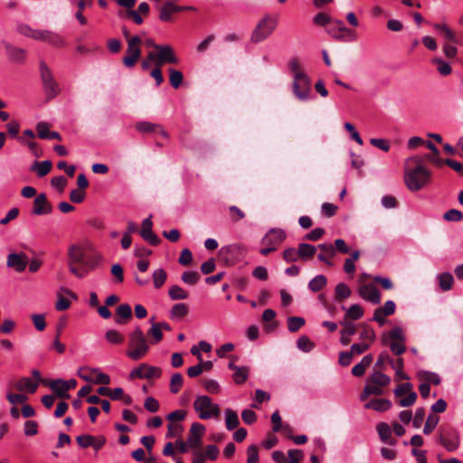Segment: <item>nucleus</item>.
<instances>
[{
  "label": "nucleus",
  "instance_id": "1",
  "mask_svg": "<svg viewBox=\"0 0 463 463\" xmlns=\"http://www.w3.org/2000/svg\"><path fill=\"white\" fill-rule=\"evenodd\" d=\"M67 265L75 277L82 279L94 269L101 260L98 253L87 254L82 247L73 244L68 249Z\"/></svg>",
  "mask_w": 463,
  "mask_h": 463
},
{
  "label": "nucleus",
  "instance_id": "2",
  "mask_svg": "<svg viewBox=\"0 0 463 463\" xmlns=\"http://www.w3.org/2000/svg\"><path fill=\"white\" fill-rule=\"evenodd\" d=\"M431 178V172L423 165L420 156L408 158L404 164V182L408 189L417 192L426 186Z\"/></svg>",
  "mask_w": 463,
  "mask_h": 463
},
{
  "label": "nucleus",
  "instance_id": "3",
  "mask_svg": "<svg viewBox=\"0 0 463 463\" xmlns=\"http://www.w3.org/2000/svg\"><path fill=\"white\" fill-rule=\"evenodd\" d=\"M128 347L127 355L134 361L143 358L149 350V345L146 336L140 327H137L128 335Z\"/></svg>",
  "mask_w": 463,
  "mask_h": 463
},
{
  "label": "nucleus",
  "instance_id": "4",
  "mask_svg": "<svg viewBox=\"0 0 463 463\" xmlns=\"http://www.w3.org/2000/svg\"><path fill=\"white\" fill-rule=\"evenodd\" d=\"M278 22V16L265 15L253 30L250 37L251 42L258 43L266 40L275 31Z\"/></svg>",
  "mask_w": 463,
  "mask_h": 463
},
{
  "label": "nucleus",
  "instance_id": "5",
  "mask_svg": "<svg viewBox=\"0 0 463 463\" xmlns=\"http://www.w3.org/2000/svg\"><path fill=\"white\" fill-rule=\"evenodd\" d=\"M194 409L201 420H208L212 417H218L221 410L218 404L213 403L212 399L206 395L198 396L194 402Z\"/></svg>",
  "mask_w": 463,
  "mask_h": 463
},
{
  "label": "nucleus",
  "instance_id": "6",
  "mask_svg": "<svg viewBox=\"0 0 463 463\" xmlns=\"http://www.w3.org/2000/svg\"><path fill=\"white\" fill-rule=\"evenodd\" d=\"M404 342L405 338L400 327H394L388 334H383L382 336V343L389 345L395 355H401L406 351Z\"/></svg>",
  "mask_w": 463,
  "mask_h": 463
},
{
  "label": "nucleus",
  "instance_id": "7",
  "mask_svg": "<svg viewBox=\"0 0 463 463\" xmlns=\"http://www.w3.org/2000/svg\"><path fill=\"white\" fill-rule=\"evenodd\" d=\"M40 74L47 99H52L60 93L58 82L54 79L51 69L43 61L40 63Z\"/></svg>",
  "mask_w": 463,
  "mask_h": 463
},
{
  "label": "nucleus",
  "instance_id": "8",
  "mask_svg": "<svg viewBox=\"0 0 463 463\" xmlns=\"http://www.w3.org/2000/svg\"><path fill=\"white\" fill-rule=\"evenodd\" d=\"M148 58L155 65L163 66L165 63L177 64L178 58L170 45L156 46V52H149Z\"/></svg>",
  "mask_w": 463,
  "mask_h": 463
},
{
  "label": "nucleus",
  "instance_id": "9",
  "mask_svg": "<svg viewBox=\"0 0 463 463\" xmlns=\"http://www.w3.org/2000/svg\"><path fill=\"white\" fill-rule=\"evenodd\" d=\"M292 91L294 96L300 101H306L310 99L311 92V80L305 75H297L293 78Z\"/></svg>",
  "mask_w": 463,
  "mask_h": 463
},
{
  "label": "nucleus",
  "instance_id": "10",
  "mask_svg": "<svg viewBox=\"0 0 463 463\" xmlns=\"http://www.w3.org/2000/svg\"><path fill=\"white\" fill-rule=\"evenodd\" d=\"M142 39L138 35L133 36L132 39H129V43H128L127 53L122 58V63L127 68H133L141 56V48Z\"/></svg>",
  "mask_w": 463,
  "mask_h": 463
},
{
  "label": "nucleus",
  "instance_id": "11",
  "mask_svg": "<svg viewBox=\"0 0 463 463\" xmlns=\"http://www.w3.org/2000/svg\"><path fill=\"white\" fill-rule=\"evenodd\" d=\"M439 440L440 444L448 451H454L459 446L458 433L451 426H442L439 428Z\"/></svg>",
  "mask_w": 463,
  "mask_h": 463
},
{
  "label": "nucleus",
  "instance_id": "12",
  "mask_svg": "<svg viewBox=\"0 0 463 463\" xmlns=\"http://www.w3.org/2000/svg\"><path fill=\"white\" fill-rule=\"evenodd\" d=\"M393 392L396 397H402L408 394L405 398H402L398 402L401 407H410L413 405L417 400V393L412 392V384L410 383L398 384Z\"/></svg>",
  "mask_w": 463,
  "mask_h": 463
},
{
  "label": "nucleus",
  "instance_id": "13",
  "mask_svg": "<svg viewBox=\"0 0 463 463\" xmlns=\"http://www.w3.org/2000/svg\"><path fill=\"white\" fill-rule=\"evenodd\" d=\"M162 371L158 367L151 366L147 364H140L136 369H134L130 374V379L139 378V379H153L159 378L161 376Z\"/></svg>",
  "mask_w": 463,
  "mask_h": 463
},
{
  "label": "nucleus",
  "instance_id": "14",
  "mask_svg": "<svg viewBox=\"0 0 463 463\" xmlns=\"http://www.w3.org/2000/svg\"><path fill=\"white\" fill-rule=\"evenodd\" d=\"M205 432V427L202 423L194 422L190 428V435L187 439L189 448L198 449L202 446V438Z\"/></svg>",
  "mask_w": 463,
  "mask_h": 463
},
{
  "label": "nucleus",
  "instance_id": "15",
  "mask_svg": "<svg viewBox=\"0 0 463 463\" xmlns=\"http://www.w3.org/2000/svg\"><path fill=\"white\" fill-rule=\"evenodd\" d=\"M326 33L339 42L354 41L356 39L355 33L345 26H330L326 29Z\"/></svg>",
  "mask_w": 463,
  "mask_h": 463
},
{
  "label": "nucleus",
  "instance_id": "16",
  "mask_svg": "<svg viewBox=\"0 0 463 463\" xmlns=\"http://www.w3.org/2000/svg\"><path fill=\"white\" fill-rule=\"evenodd\" d=\"M285 239L286 233L283 230L272 228L262 238L261 245H270L277 250Z\"/></svg>",
  "mask_w": 463,
  "mask_h": 463
},
{
  "label": "nucleus",
  "instance_id": "17",
  "mask_svg": "<svg viewBox=\"0 0 463 463\" xmlns=\"http://www.w3.org/2000/svg\"><path fill=\"white\" fill-rule=\"evenodd\" d=\"M52 205L48 201L45 194H39L33 200L32 213L34 215H45L51 213Z\"/></svg>",
  "mask_w": 463,
  "mask_h": 463
},
{
  "label": "nucleus",
  "instance_id": "18",
  "mask_svg": "<svg viewBox=\"0 0 463 463\" xmlns=\"http://www.w3.org/2000/svg\"><path fill=\"white\" fill-rule=\"evenodd\" d=\"M151 217L152 216L150 215L143 221L140 235L151 245L157 246L161 242V240L152 231L153 222L151 221Z\"/></svg>",
  "mask_w": 463,
  "mask_h": 463
},
{
  "label": "nucleus",
  "instance_id": "19",
  "mask_svg": "<svg viewBox=\"0 0 463 463\" xmlns=\"http://www.w3.org/2000/svg\"><path fill=\"white\" fill-rule=\"evenodd\" d=\"M360 296L372 302L373 304H379L381 302V294L379 289L373 284L362 285L359 288Z\"/></svg>",
  "mask_w": 463,
  "mask_h": 463
},
{
  "label": "nucleus",
  "instance_id": "20",
  "mask_svg": "<svg viewBox=\"0 0 463 463\" xmlns=\"http://www.w3.org/2000/svg\"><path fill=\"white\" fill-rule=\"evenodd\" d=\"M188 9H193V7L179 6L171 1H166L160 8L159 19L164 22H168L171 20L172 14Z\"/></svg>",
  "mask_w": 463,
  "mask_h": 463
},
{
  "label": "nucleus",
  "instance_id": "21",
  "mask_svg": "<svg viewBox=\"0 0 463 463\" xmlns=\"http://www.w3.org/2000/svg\"><path fill=\"white\" fill-rule=\"evenodd\" d=\"M6 264L9 268L14 269L17 272H23L27 266V258L24 253H11L7 257Z\"/></svg>",
  "mask_w": 463,
  "mask_h": 463
},
{
  "label": "nucleus",
  "instance_id": "22",
  "mask_svg": "<svg viewBox=\"0 0 463 463\" xmlns=\"http://www.w3.org/2000/svg\"><path fill=\"white\" fill-rule=\"evenodd\" d=\"M6 53L9 59L14 62L22 63L25 61L26 52L22 48L15 47L8 43L4 42Z\"/></svg>",
  "mask_w": 463,
  "mask_h": 463
},
{
  "label": "nucleus",
  "instance_id": "23",
  "mask_svg": "<svg viewBox=\"0 0 463 463\" xmlns=\"http://www.w3.org/2000/svg\"><path fill=\"white\" fill-rule=\"evenodd\" d=\"M14 388L21 392L34 393L38 389V382H33L29 377H22L14 383Z\"/></svg>",
  "mask_w": 463,
  "mask_h": 463
},
{
  "label": "nucleus",
  "instance_id": "24",
  "mask_svg": "<svg viewBox=\"0 0 463 463\" xmlns=\"http://www.w3.org/2000/svg\"><path fill=\"white\" fill-rule=\"evenodd\" d=\"M136 128L139 132L143 133H152V132H157L164 137H168V134L166 131L157 124L146 122V121H141L137 122L136 125Z\"/></svg>",
  "mask_w": 463,
  "mask_h": 463
},
{
  "label": "nucleus",
  "instance_id": "25",
  "mask_svg": "<svg viewBox=\"0 0 463 463\" xmlns=\"http://www.w3.org/2000/svg\"><path fill=\"white\" fill-rule=\"evenodd\" d=\"M318 249L321 250V253L317 256L318 260L326 263L327 266H333V262L330 259L335 255V249L334 246L329 243H324L319 244Z\"/></svg>",
  "mask_w": 463,
  "mask_h": 463
},
{
  "label": "nucleus",
  "instance_id": "26",
  "mask_svg": "<svg viewBox=\"0 0 463 463\" xmlns=\"http://www.w3.org/2000/svg\"><path fill=\"white\" fill-rule=\"evenodd\" d=\"M52 167V163L50 160L35 161L31 166L30 170L32 172H36L39 177H43L50 173Z\"/></svg>",
  "mask_w": 463,
  "mask_h": 463
},
{
  "label": "nucleus",
  "instance_id": "27",
  "mask_svg": "<svg viewBox=\"0 0 463 463\" xmlns=\"http://www.w3.org/2000/svg\"><path fill=\"white\" fill-rule=\"evenodd\" d=\"M364 407L382 412L388 411L392 407V402L387 399H372Z\"/></svg>",
  "mask_w": 463,
  "mask_h": 463
},
{
  "label": "nucleus",
  "instance_id": "28",
  "mask_svg": "<svg viewBox=\"0 0 463 463\" xmlns=\"http://www.w3.org/2000/svg\"><path fill=\"white\" fill-rule=\"evenodd\" d=\"M132 317L131 307L128 304H121L117 307L115 321L118 324H124Z\"/></svg>",
  "mask_w": 463,
  "mask_h": 463
},
{
  "label": "nucleus",
  "instance_id": "29",
  "mask_svg": "<svg viewBox=\"0 0 463 463\" xmlns=\"http://www.w3.org/2000/svg\"><path fill=\"white\" fill-rule=\"evenodd\" d=\"M368 380L370 383H373L382 388L387 386L391 382V378L388 375L383 373L382 370L378 369L373 370V373L371 374Z\"/></svg>",
  "mask_w": 463,
  "mask_h": 463
},
{
  "label": "nucleus",
  "instance_id": "30",
  "mask_svg": "<svg viewBox=\"0 0 463 463\" xmlns=\"http://www.w3.org/2000/svg\"><path fill=\"white\" fill-rule=\"evenodd\" d=\"M383 394V390L382 387L373 383H370L369 380H367V383L366 385L364 386L362 393L360 394V399L362 401H365L369 398L370 395H376V396H379V395H382Z\"/></svg>",
  "mask_w": 463,
  "mask_h": 463
},
{
  "label": "nucleus",
  "instance_id": "31",
  "mask_svg": "<svg viewBox=\"0 0 463 463\" xmlns=\"http://www.w3.org/2000/svg\"><path fill=\"white\" fill-rule=\"evenodd\" d=\"M276 312L273 309L268 308L264 310L262 314V322L265 323V329L268 332L275 330L278 326V323L274 321Z\"/></svg>",
  "mask_w": 463,
  "mask_h": 463
},
{
  "label": "nucleus",
  "instance_id": "32",
  "mask_svg": "<svg viewBox=\"0 0 463 463\" xmlns=\"http://www.w3.org/2000/svg\"><path fill=\"white\" fill-rule=\"evenodd\" d=\"M373 357L372 354H367L363 357L362 361L354 365L352 369L353 375L361 377L364 374L366 368L372 364Z\"/></svg>",
  "mask_w": 463,
  "mask_h": 463
},
{
  "label": "nucleus",
  "instance_id": "33",
  "mask_svg": "<svg viewBox=\"0 0 463 463\" xmlns=\"http://www.w3.org/2000/svg\"><path fill=\"white\" fill-rule=\"evenodd\" d=\"M62 379H56L51 381L50 388L54 392L57 397L61 399H69L70 394L68 393V390L65 387V384H61Z\"/></svg>",
  "mask_w": 463,
  "mask_h": 463
},
{
  "label": "nucleus",
  "instance_id": "34",
  "mask_svg": "<svg viewBox=\"0 0 463 463\" xmlns=\"http://www.w3.org/2000/svg\"><path fill=\"white\" fill-rule=\"evenodd\" d=\"M433 27L442 34L446 41L452 43H458L455 33L445 24H435Z\"/></svg>",
  "mask_w": 463,
  "mask_h": 463
},
{
  "label": "nucleus",
  "instance_id": "35",
  "mask_svg": "<svg viewBox=\"0 0 463 463\" xmlns=\"http://www.w3.org/2000/svg\"><path fill=\"white\" fill-rule=\"evenodd\" d=\"M437 279L441 290L449 291L453 288L454 278L449 272H443L439 274Z\"/></svg>",
  "mask_w": 463,
  "mask_h": 463
},
{
  "label": "nucleus",
  "instance_id": "36",
  "mask_svg": "<svg viewBox=\"0 0 463 463\" xmlns=\"http://www.w3.org/2000/svg\"><path fill=\"white\" fill-rule=\"evenodd\" d=\"M240 424L238 414L235 411L228 408L225 410V426L228 430H235Z\"/></svg>",
  "mask_w": 463,
  "mask_h": 463
},
{
  "label": "nucleus",
  "instance_id": "37",
  "mask_svg": "<svg viewBox=\"0 0 463 463\" xmlns=\"http://www.w3.org/2000/svg\"><path fill=\"white\" fill-rule=\"evenodd\" d=\"M317 252V247L308 243H300L298 245V255L302 260L311 259Z\"/></svg>",
  "mask_w": 463,
  "mask_h": 463
},
{
  "label": "nucleus",
  "instance_id": "38",
  "mask_svg": "<svg viewBox=\"0 0 463 463\" xmlns=\"http://www.w3.org/2000/svg\"><path fill=\"white\" fill-rule=\"evenodd\" d=\"M351 295V289L345 283H339L335 286V300L338 302H341L347 298H349Z\"/></svg>",
  "mask_w": 463,
  "mask_h": 463
},
{
  "label": "nucleus",
  "instance_id": "39",
  "mask_svg": "<svg viewBox=\"0 0 463 463\" xmlns=\"http://www.w3.org/2000/svg\"><path fill=\"white\" fill-rule=\"evenodd\" d=\"M168 295L172 300H184L188 298L189 296L188 292L178 285L170 287Z\"/></svg>",
  "mask_w": 463,
  "mask_h": 463
},
{
  "label": "nucleus",
  "instance_id": "40",
  "mask_svg": "<svg viewBox=\"0 0 463 463\" xmlns=\"http://www.w3.org/2000/svg\"><path fill=\"white\" fill-rule=\"evenodd\" d=\"M147 335L151 337L150 343L152 345H156L163 339V332L156 322H151V327L147 331Z\"/></svg>",
  "mask_w": 463,
  "mask_h": 463
},
{
  "label": "nucleus",
  "instance_id": "41",
  "mask_svg": "<svg viewBox=\"0 0 463 463\" xmlns=\"http://www.w3.org/2000/svg\"><path fill=\"white\" fill-rule=\"evenodd\" d=\"M327 279L324 275H317L308 283V288L313 292H318L326 285Z\"/></svg>",
  "mask_w": 463,
  "mask_h": 463
},
{
  "label": "nucleus",
  "instance_id": "42",
  "mask_svg": "<svg viewBox=\"0 0 463 463\" xmlns=\"http://www.w3.org/2000/svg\"><path fill=\"white\" fill-rule=\"evenodd\" d=\"M364 315L363 307L358 304L352 305L345 313V320H358Z\"/></svg>",
  "mask_w": 463,
  "mask_h": 463
},
{
  "label": "nucleus",
  "instance_id": "43",
  "mask_svg": "<svg viewBox=\"0 0 463 463\" xmlns=\"http://www.w3.org/2000/svg\"><path fill=\"white\" fill-rule=\"evenodd\" d=\"M169 82L174 89H178L184 80L183 73L177 70L170 68Z\"/></svg>",
  "mask_w": 463,
  "mask_h": 463
},
{
  "label": "nucleus",
  "instance_id": "44",
  "mask_svg": "<svg viewBox=\"0 0 463 463\" xmlns=\"http://www.w3.org/2000/svg\"><path fill=\"white\" fill-rule=\"evenodd\" d=\"M152 278L155 288H160L165 284L167 274L165 269H157L153 272Z\"/></svg>",
  "mask_w": 463,
  "mask_h": 463
},
{
  "label": "nucleus",
  "instance_id": "45",
  "mask_svg": "<svg viewBox=\"0 0 463 463\" xmlns=\"http://www.w3.org/2000/svg\"><path fill=\"white\" fill-rule=\"evenodd\" d=\"M305 325V319L300 317H289L288 318V329L291 333L298 332Z\"/></svg>",
  "mask_w": 463,
  "mask_h": 463
},
{
  "label": "nucleus",
  "instance_id": "46",
  "mask_svg": "<svg viewBox=\"0 0 463 463\" xmlns=\"http://www.w3.org/2000/svg\"><path fill=\"white\" fill-rule=\"evenodd\" d=\"M106 340L110 344L120 345L124 342V335L115 329H109L105 333Z\"/></svg>",
  "mask_w": 463,
  "mask_h": 463
},
{
  "label": "nucleus",
  "instance_id": "47",
  "mask_svg": "<svg viewBox=\"0 0 463 463\" xmlns=\"http://www.w3.org/2000/svg\"><path fill=\"white\" fill-rule=\"evenodd\" d=\"M188 307L184 303H178L172 307L171 316L175 318H183L188 314Z\"/></svg>",
  "mask_w": 463,
  "mask_h": 463
},
{
  "label": "nucleus",
  "instance_id": "48",
  "mask_svg": "<svg viewBox=\"0 0 463 463\" xmlns=\"http://www.w3.org/2000/svg\"><path fill=\"white\" fill-rule=\"evenodd\" d=\"M200 279L201 276L197 271H184L181 276L182 281L190 286L195 285Z\"/></svg>",
  "mask_w": 463,
  "mask_h": 463
},
{
  "label": "nucleus",
  "instance_id": "49",
  "mask_svg": "<svg viewBox=\"0 0 463 463\" xmlns=\"http://www.w3.org/2000/svg\"><path fill=\"white\" fill-rule=\"evenodd\" d=\"M439 420V416H437L436 414H430L425 422V425L423 428V433L425 435L430 434L434 430L436 426L438 425Z\"/></svg>",
  "mask_w": 463,
  "mask_h": 463
},
{
  "label": "nucleus",
  "instance_id": "50",
  "mask_svg": "<svg viewBox=\"0 0 463 463\" xmlns=\"http://www.w3.org/2000/svg\"><path fill=\"white\" fill-rule=\"evenodd\" d=\"M249 376V368L246 366H241L238 370H236L232 375L233 381L237 384L244 383Z\"/></svg>",
  "mask_w": 463,
  "mask_h": 463
},
{
  "label": "nucleus",
  "instance_id": "51",
  "mask_svg": "<svg viewBox=\"0 0 463 463\" xmlns=\"http://www.w3.org/2000/svg\"><path fill=\"white\" fill-rule=\"evenodd\" d=\"M392 358L390 356L389 353L383 351L380 354L377 362L374 365V369L384 371L386 368V364H391Z\"/></svg>",
  "mask_w": 463,
  "mask_h": 463
},
{
  "label": "nucleus",
  "instance_id": "52",
  "mask_svg": "<svg viewBox=\"0 0 463 463\" xmlns=\"http://www.w3.org/2000/svg\"><path fill=\"white\" fill-rule=\"evenodd\" d=\"M184 383L183 375L179 373H175L172 375L171 381H170V391L173 393H177Z\"/></svg>",
  "mask_w": 463,
  "mask_h": 463
},
{
  "label": "nucleus",
  "instance_id": "53",
  "mask_svg": "<svg viewBox=\"0 0 463 463\" xmlns=\"http://www.w3.org/2000/svg\"><path fill=\"white\" fill-rule=\"evenodd\" d=\"M419 377L420 380L426 381V383H428L429 384L433 383L435 385H439L440 383V378L435 373L426 371L420 372L419 373Z\"/></svg>",
  "mask_w": 463,
  "mask_h": 463
},
{
  "label": "nucleus",
  "instance_id": "54",
  "mask_svg": "<svg viewBox=\"0 0 463 463\" xmlns=\"http://www.w3.org/2000/svg\"><path fill=\"white\" fill-rule=\"evenodd\" d=\"M288 69L290 72L292 73V77L295 78L297 75H305L307 74L301 68V65L299 63V61L298 58H292L288 61Z\"/></svg>",
  "mask_w": 463,
  "mask_h": 463
},
{
  "label": "nucleus",
  "instance_id": "55",
  "mask_svg": "<svg viewBox=\"0 0 463 463\" xmlns=\"http://www.w3.org/2000/svg\"><path fill=\"white\" fill-rule=\"evenodd\" d=\"M183 430H184L183 425H181L179 423L170 422L167 425L166 438L172 439L175 437H178L181 435Z\"/></svg>",
  "mask_w": 463,
  "mask_h": 463
},
{
  "label": "nucleus",
  "instance_id": "56",
  "mask_svg": "<svg viewBox=\"0 0 463 463\" xmlns=\"http://www.w3.org/2000/svg\"><path fill=\"white\" fill-rule=\"evenodd\" d=\"M376 430H377L379 437L383 442H384L392 435L391 428L385 422L378 423L376 426Z\"/></svg>",
  "mask_w": 463,
  "mask_h": 463
},
{
  "label": "nucleus",
  "instance_id": "57",
  "mask_svg": "<svg viewBox=\"0 0 463 463\" xmlns=\"http://www.w3.org/2000/svg\"><path fill=\"white\" fill-rule=\"evenodd\" d=\"M432 62L437 64L438 65V71L443 75V76H447V75H449L451 73V67L450 65L444 61L443 60H441L440 58H434L432 60Z\"/></svg>",
  "mask_w": 463,
  "mask_h": 463
},
{
  "label": "nucleus",
  "instance_id": "58",
  "mask_svg": "<svg viewBox=\"0 0 463 463\" xmlns=\"http://www.w3.org/2000/svg\"><path fill=\"white\" fill-rule=\"evenodd\" d=\"M297 346L301 351L307 353L313 349L314 344L307 335H302L298 338L297 342Z\"/></svg>",
  "mask_w": 463,
  "mask_h": 463
},
{
  "label": "nucleus",
  "instance_id": "59",
  "mask_svg": "<svg viewBox=\"0 0 463 463\" xmlns=\"http://www.w3.org/2000/svg\"><path fill=\"white\" fill-rule=\"evenodd\" d=\"M376 335L373 329L367 326L362 325V331L360 332V338L362 340H368L370 343L373 342Z\"/></svg>",
  "mask_w": 463,
  "mask_h": 463
},
{
  "label": "nucleus",
  "instance_id": "60",
  "mask_svg": "<svg viewBox=\"0 0 463 463\" xmlns=\"http://www.w3.org/2000/svg\"><path fill=\"white\" fill-rule=\"evenodd\" d=\"M447 222H459L463 219V213L457 209H450L443 215Z\"/></svg>",
  "mask_w": 463,
  "mask_h": 463
},
{
  "label": "nucleus",
  "instance_id": "61",
  "mask_svg": "<svg viewBox=\"0 0 463 463\" xmlns=\"http://www.w3.org/2000/svg\"><path fill=\"white\" fill-rule=\"evenodd\" d=\"M313 22L317 25L326 26L327 24H330L333 22V19L329 14H326L325 13H318L313 18Z\"/></svg>",
  "mask_w": 463,
  "mask_h": 463
},
{
  "label": "nucleus",
  "instance_id": "62",
  "mask_svg": "<svg viewBox=\"0 0 463 463\" xmlns=\"http://www.w3.org/2000/svg\"><path fill=\"white\" fill-rule=\"evenodd\" d=\"M6 399L11 404L15 405L25 402L28 397L23 393L8 392L6 395Z\"/></svg>",
  "mask_w": 463,
  "mask_h": 463
},
{
  "label": "nucleus",
  "instance_id": "63",
  "mask_svg": "<svg viewBox=\"0 0 463 463\" xmlns=\"http://www.w3.org/2000/svg\"><path fill=\"white\" fill-rule=\"evenodd\" d=\"M33 326L38 331H43L46 327L45 317L42 314H33L31 317Z\"/></svg>",
  "mask_w": 463,
  "mask_h": 463
},
{
  "label": "nucleus",
  "instance_id": "64",
  "mask_svg": "<svg viewBox=\"0 0 463 463\" xmlns=\"http://www.w3.org/2000/svg\"><path fill=\"white\" fill-rule=\"evenodd\" d=\"M247 463H257L259 461V449L256 445H250L247 449Z\"/></svg>",
  "mask_w": 463,
  "mask_h": 463
}]
</instances>
